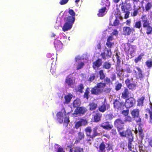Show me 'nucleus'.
<instances>
[{"mask_svg":"<svg viewBox=\"0 0 152 152\" xmlns=\"http://www.w3.org/2000/svg\"><path fill=\"white\" fill-rule=\"evenodd\" d=\"M75 20V18L72 17L68 16L66 18V21L62 28L64 32L70 29Z\"/></svg>","mask_w":152,"mask_h":152,"instance_id":"f257e3e1","label":"nucleus"},{"mask_svg":"<svg viewBox=\"0 0 152 152\" xmlns=\"http://www.w3.org/2000/svg\"><path fill=\"white\" fill-rule=\"evenodd\" d=\"M135 68L137 71L134 70L133 72V73L135 74L136 79H140V80H141L144 77V75L142 74V70L138 67H136Z\"/></svg>","mask_w":152,"mask_h":152,"instance_id":"f03ea898","label":"nucleus"},{"mask_svg":"<svg viewBox=\"0 0 152 152\" xmlns=\"http://www.w3.org/2000/svg\"><path fill=\"white\" fill-rule=\"evenodd\" d=\"M133 78H132L131 80L128 79L125 81L128 87L130 89H134L136 87V84L134 81H133Z\"/></svg>","mask_w":152,"mask_h":152,"instance_id":"7ed1b4c3","label":"nucleus"},{"mask_svg":"<svg viewBox=\"0 0 152 152\" xmlns=\"http://www.w3.org/2000/svg\"><path fill=\"white\" fill-rule=\"evenodd\" d=\"M135 102V100L133 98H130L126 100L124 105L127 108H128L132 107Z\"/></svg>","mask_w":152,"mask_h":152,"instance_id":"20e7f679","label":"nucleus"},{"mask_svg":"<svg viewBox=\"0 0 152 152\" xmlns=\"http://www.w3.org/2000/svg\"><path fill=\"white\" fill-rule=\"evenodd\" d=\"M114 44L113 37L112 36H109L107 38L106 44V46L109 48V50H111L110 49L113 47Z\"/></svg>","mask_w":152,"mask_h":152,"instance_id":"39448f33","label":"nucleus"},{"mask_svg":"<svg viewBox=\"0 0 152 152\" xmlns=\"http://www.w3.org/2000/svg\"><path fill=\"white\" fill-rule=\"evenodd\" d=\"M114 107L115 109L121 110L123 109L124 107V102H120L117 100H115L113 102Z\"/></svg>","mask_w":152,"mask_h":152,"instance_id":"423d86ee","label":"nucleus"},{"mask_svg":"<svg viewBox=\"0 0 152 152\" xmlns=\"http://www.w3.org/2000/svg\"><path fill=\"white\" fill-rule=\"evenodd\" d=\"M100 128L98 126H96L94 127L93 129V134L91 136L90 138L93 139L94 137L100 135Z\"/></svg>","mask_w":152,"mask_h":152,"instance_id":"0eeeda50","label":"nucleus"},{"mask_svg":"<svg viewBox=\"0 0 152 152\" xmlns=\"http://www.w3.org/2000/svg\"><path fill=\"white\" fill-rule=\"evenodd\" d=\"M141 19L143 23V27L145 28L146 27L151 25L149 21L148 20L146 15H142L141 16Z\"/></svg>","mask_w":152,"mask_h":152,"instance_id":"6e6552de","label":"nucleus"},{"mask_svg":"<svg viewBox=\"0 0 152 152\" xmlns=\"http://www.w3.org/2000/svg\"><path fill=\"white\" fill-rule=\"evenodd\" d=\"M86 109L83 107H77L75 110L73 114V115L76 116V115L80 114H83L86 112Z\"/></svg>","mask_w":152,"mask_h":152,"instance_id":"1a4fd4ad","label":"nucleus"},{"mask_svg":"<svg viewBox=\"0 0 152 152\" xmlns=\"http://www.w3.org/2000/svg\"><path fill=\"white\" fill-rule=\"evenodd\" d=\"M101 127L105 130H109L113 127V125L108 122H106L102 123L100 125Z\"/></svg>","mask_w":152,"mask_h":152,"instance_id":"9d476101","label":"nucleus"},{"mask_svg":"<svg viewBox=\"0 0 152 152\" xmlns=\"http://www.w3.org/2000/svg\"><path fill=\"white\" fill-rule=\"evenodd\" d=\"M102 61L101 59L98 58L93 63V67L94 69H98L99 67L102 65Z\"/></svg>","mask_w":152,"mask_h":152,"instance_id":"9b49d317","label":"nucleus"},{"mask_svg":"<svg viewBox=\"0 0 152 152\" xmlns=\"http://www.w3.org/2000/svg\"><path fill=\"white\" fill-rule=\"evenodd\" d=\"M110 105L107 103H104L102 105H99L98 107L99 110L102 113L110 108Z\"/></svg>","mask_w":152,"mask_h":152,"instance_id":"f8f14e48","label":"nucleus"},{"mask_svg":"<svg viewBox=\"0 0 152 152\" xmlns=\"http://www.w3.org/2000/svg\"><path fill=\"white\" fill-rule=\"evenodd\" d=\"M87 124V121L85 119H82L79 121L76 122L75 124V127L78 129L82 125H85Z\"/></svg>","mask_w":152,"mask_h":152,"instance_id":"ddd939ff","label":"nucleus"},{"mask_svg":"<svg viewBox=\"0 0 152 152\" xmlns=\"http://www.w3.org/2000/svg\"><path fill=\"white\" fill-rule=\"evenodd\" d=\"M136 50V47L135 46L130 45L128 50V53L131 55L132 57L134 56V53Z\"/></svg>","mask_w":152,"mask_h":152,"instance_id":"4468645a","label":"nucleus"},{"mask_svg":"<svg viewBox=\"0 0 152 152\" xmlns=\"http://www.w3.org/2000/svg\"><path fill=\"white\" fill-rule=\"evenodd\" d=\"M106 49L107 50H105L104 52L102 53L101 54V56L104 59H106L107 56L110 57L111 55V50H108L106 48Z\"/></svg>","mask_w":152,"mask_h":152,"instance_id":"2eb2a0df","label":"nucleus"},{"mask_svg":"<svg viewBox=\"0 0 152 152\" xmlns=\"http://www.w3.org/2000/svg\"><path fill=\"white\" fill-rule=\"evenodd\" d=\"M131 7V5L129 4L126 3H123L122 4V11L124 12L128 11L130 10Z\"/></svg>","mask_w":152,"mask_h":152,"instance_id":"dca6fc26","label":"nucleus"},{"mask_svg":"<svg viewBox=\"0 0 152 152\" xmlns=\"http://www.w3.org/2000/svg\"><path fill=\"white\" fill-rule=\"evenodd\" d=\"M124 124V121L119 118L116 120L114 122V125L118 128V131H119V129L121 128V125Z\"/></svg>","mask_w":152,"mask_h":152,"instance_id":"f3484780","label":"nucleus"},{"mask_svg":"<svg viewBox=\"0 0 152 152\" xmlns=\"http://www.w3.org/2000/svg\"><path fill=\"white\" fill-rule=\"evenodd\" d=\"M73 96L71 94H69L64 96L65 101L63 102L64 105L68 104L70 102Z\"/></svg>","mask_w":152,"mask_h":152,"instance_id":"a211bd4d","label":"nucleus"},{"mask_svg":"<svg viewBox=\"0 0 152 152\" xmlns=\"http://www.w3.org/2000/svg\"><path fill=\"white\" fill-rule=\"evenodd\" d=\"M133 28L125 26L123 28L124 34L125 35H129L132 31Z\"/></svg>","mask_w":152,"mask_h":152,"instance_id":"6ab92c4d","label":"nucleus"},{"mask_svg":"<svg viewBox=\"0 0 152 152\" xmlns=\"http://www.w3.org/2000/svg\"><path fill=\"white\" fill-rule=\"evenodd\" d=\"M102 91V90L98 88V87L95 86L92 88L91 91V93L92 94L98 95Z\"/></svg>","mask_w":152,"mask_h":152,"instance_id":"aec40b11","label":"nucleus"},{"mask_svg":"<svg viewBox=\"0 0 152 152\" xmlns=\"http://www.w3.org/2000/svg\"><path fill=\"white\" fill-rule=\"evenodd\" d=\"M102 114L100 113H96L93 115V118L94 122H98L100 120Z\"/></svg>","mask_w":152,"mask_h":152,"instance_id":"412c9836","label":"nucleus"},{"mask_svg":"<svg viewBox=\"0 0 152 152\" xmlns=\"http://www.w3.org/2000/svg\"><path fill=\"white\" fill-rule=\"evenodd\" d=\"M106 7H102L101 9L99 10V13L97 15L99 17H103L106 14Z\"/></svg>","mask_w":152,"mask_h":152,"instance_id":"4be33fe9","label":"nucleus"},{"mask_svg":"<svg viewBox=\"0 0 152 152\" xmlns=\"http://www.w3.org/2000/svg\"><path fill=\"white\" fill-rule=\"evenodd\" d=\"M57 120L60 123L63 121V113L61 112H59L56 114Z\"/></svg>","mask_w":152,"mask_h":152,"instance_id":"5701e85b","label":"nucleus"},{"mask_svg":"<svg viewBox=\"0 0 152 152\" xmlns=\"http://www.w3.org/2000/svg\"><path fill=\"white\" fill-rule=\"evenodd\" d=\"M54 45L56 49H57L61 48L62 44L60 41L55 39L54 41Z\"/></svg>","mask_w":152,"mask_h":152,"instance_id":"b1692460","label":"nucleus"},{"mask_svg":"<svg viewBox=\"0 0 152 152\" xmlns=\"http://www.w3.org/2000/svg\"><path fill=\"white\" fill-rule=\"evenodd\" d=\"M145 6L146 11L149 12L152 9V2H147Z\"/></svg>","mask_w":152,"mask_h":152,"instance_id":"393cba45","label":"nucleus"},{"mask_svg":"<svg viewBox=\"0 0 152 152\" xmlns=\"http://www.w3.org/2000/svg\"><path fill=\"white\" fill-rule=\"evenodd\" d=\"M99 152H106L105 148H106L104 143L102 142L100 144L99 147Z\"/></svg>","mask_w":152,"mask_h":152,"instance_id":"a878e982","label":"nucleus"},{"mask_svg":"<svg viewBox=\"0 0 152 152\" xmlns=\"http://www.w3.org/2000/svg\"><path fill=\"white\" fill-rule=\"evenodd\" d=\"M85 130L87 136L90 138L91 136L92 135V134H91L92 132L91 127H87L85 129Z\"/></svg>","mask_w":152,"mask_h":152,"instance_id":"bb28decb","label":"nucleus"},{"mask_svg":"<svg viewBox=\"0 0 152 152\" xmlns=\"http://www.w3.org/2000/svg\"><path fill=\"white\" fill-rule=\"evenodd\" d=\"M65 82L70 87L73 83L74 81L72 78L67 77L66 79Z\"/></svg>","mask_w":152,"mask_h":152,"instance_id":"cd10ccee","label":"nucleus"},{"mask_svg":"<svg viewBox=\"0 0 152 152\" xmlns=\"http://www.w3.org/2000/svg\"><path fill=\"white\" fill-rule=\"evenodd\" d=\"M139 111L138 109L133 110L131 112V114L133 118L136 117L139 115Z\"/></svg>","mask_w":152,"mask_h":152,"instance_id":"c85d7f7f","label":"nucleus"},{"mask_svg":"<svg viewBox=\"0 0 152 152\" xmlns=\"http://www.w3.org/2000/svg\"><path fill=\"white\" fill-rule=\"evenodd\" d=\"M80 102L79 99H76L73 102V105L74 107H78L80 105Z\"/></svg>","mask_w":152,"mask_h":152,"instance_id":"c756f323","label":"nucleus"},{"mask_svg":"<svg viewBox=\"0 0 152 152\" xmlns=\"http://www.w3.org/2000/svg\"><path fill=\"white\" fill-rule=\"evenodd\" d=\"M144 55V54L143 53H141L140 55H139L137 58L135 59L134 61V62L137 63L138 62L141 61Z\"/></svg>","mask_w":152,"mask_h":152,"instance_id":"7c9ffc66","label":"nucleus"},{"mask_svg":"<svg viewBox=\"0 0 152 152\" xmlns=\"http://www.w3.org/2000/svg\"><path fill=\"white\" fill-rule=\"evenodd\" d=\"M129 94L128 90L127 89H125L122 93V97L123 98L125 99L127 98Z\"/></svg>","mask_w":152,"mask_h":152,"instance_id":"2f4dec72","label":"nucleus"},{"mask_svg":"<svg viewBox=\"0 0 152 152\" xmlns=\"http://www.w3.org/2000/svg\"><path fill=\"white\" fill-rule=\"evenodd\" d=\"M96 74H92L89 75L88 76V81L90 82H92L95 79Z\"/></svg>","mask_w":152,"mask_h":152,"instance_id":"473e14b6","label":"nucleus"},{"mask_svg":"<svg viewBox=\"0 0 152 152\" xmlns=\"http://www.w3.org/2000/svg\"><path fill=\"white\" fill-rule=\"evenodd\" d=\"M89 106H90V109L91 110H95L97 107V104L94 102L90 103Z\"/></svg>","mask_w":152,"mask_h":152,"instance_id":"72a5a7b5","label":"nucleus"},{"mask_svg":"<svg viewBox=\"0 0 152 152\" xmlns=\"http://www.w3.org/2000/svg\"><path fill=\"white\" fill-rule=\"evenodd\" d=\"M146 34L148 35L151 34L152 32V26L150 25L146 27Z\"/></svg>","mask_w":152,"mask_h":152,"instance_id":"f704fd0d","label":"nucleus"},{"mask_svg":"<svg viewBox=\"0 0 152 152\" xmlns=\"http://www.w3.org/2000/svg\"><path fill=\"white\" fill-rule=\"evenodd\" d=\"M55 148H57L56 152H65L63 148L61 147L59 145L56 144Z\"/></svg>","mask_w":152,"mask_h":152,"instance_id":"c9c22d12","label":"nucleus"},{"mask_svg":"<svg viewBox=\"0 0 152 152\" xmlns=\"http://www.w3.org/2000/svg\"><path fill=\"white\" fill-rule=\"evenodd\" d=\"M145 64L148 68L152 67V60L150 59L145 62Z\"/></svg>","mask_w":152,"mask_h":152,"instance_id":"e433bc0d","label":"nucleus"},{"mask_svg":"<svg viewBox=\"0 0 152 152\" xmlns=\"http://www.w3.org/2000/svg\"><path fill=\"white\" fill-rule=\"evenodd\" d=\"M141 27V22L140 21H136L134 26V28L140 29Z\"/></svg>","mask_w":152,"mask_h":152,"instance_id":"4c0bfd02","label":"nucleus"},{"mask_svg":"<svg viewBox=\"0 0 152 152\" xmlns=\"http://www.w3.org/2000/svg\"><path fill=\"white\" fill-rule=\"evenodd\" d=\"M99 75L100 78L101 79L103 80L104 78L105 75L103 70H100L99 71Z\"/></svg>","mask_w":152,"mask_h":152,"instance_id":"58836bf2","label":"nucleus"},{"mask_svg":"<svg viewBox=\"0 0 152 152\" xmlns=\"http://www.w3.org/2000/svg\"><path fill=\"white\" fill-rule=\"evenodd\" d=\"M84 65V63L83 62H79L77 66V69L78 70L82 68Z\"/></svg>","mask_w":152,"mask_h":152,"instance_id":"ea45409f","label":"nucleus"},{"mask_svg":"<svg viewBox=\"0 0 152 152\" xmlns=\"http://www.w3.org/2000/svg\"><path fill=\"white\" fill-rule=\"evenodd\" d=\"M103 66L104 68L108 69L110 67L111 64L109 62H106L104 63Z\"/></svg>","mask_w":152,"mask_h":152,"instance_id":"a19ab883","label":"nucleus"},{"mask_svg":"<svg viewBox=\"0 0 152 152\" xmlns=\"http://www.w3.org/2000/svg\"><path fill=\"white\" fill-rule=\"evenodd\" d=\"M125 132L126 134V137H132V133L130 130L127 129Z\"/></svg>","mask_w":152,"mask_h":152,"instance_id":"79ce46f5","label":"nucleus"},{"mask_svg":"<svg viewBox=\"0 0 152 152\" xmlns=\"http://www.w3.org/2000/svg\"><path fill=\"white\" fill-rule=\"evenodd\" d=\"M105 86V83H100L97 84L96 86L98 87V88L102 89V88H104Z\"/></svg>","mask_w":152,"mask_h":152,"instance_id":"37998d69","label":"nucleus"},{"mask_svg":"<svg viewBox=\"0 0 152 152\" xmlns=\"http://www.w3.org/2000/svg\"><path fill=\"white\" fill-rule=\"evenodd\" d=\"M89 93V88H87L84 95V97L86 98L87 99H88V94Z\"/></svg>","mask_w":152,"mask_h":152,"instance_id":"c03bdc74","label":"nucleus"},{"mask_svg":"<svg viewBox=\"0 0 152 152\" xmlns=\"http://www.w3.org/2000/svg\"><path fill=\"white\" fill-rule=\"evenodd\" d=\"M68 12L72 16H68L72 17L75 19V13L73 10L69 9Z\"/></svg>","mask_w":152,"mask_h":152,"instance_id":"a18cd8bd","label":"nucleus"},{"mask_svg":"<svg viewBox=\"0 0 152 152\" xmlns=\"http://www.w3.org/2000/svg\"><path fill=\"white\" fill-rule=\"evenodd\" d=\"M144 98L143 97H142L140 99H138V105L139 106H142L143 105V100Z\"/></svg>","mask_w":152,"mask_h":152,"instance_id":"49530a36","label":"nucleus"},{"mask_svg":"<svg viewBox=\"0 0 152 152\" xmlns=\"http://www.w3.org/2000/svg\"><path fill=\"white\" fill-rule=\"evenodd\" d=\"M74 152H83V149L79 147H76L73 150Z\"/></svg>","mask_w":152,"mask_h":152,"instance_id":"de8ad7c7","label":"nucleus"},{"mask_svg":"<svg viewBox=\"0 0 152 152\" xmlns=\"http://www.w3.org/2000/svg\"><path fill=\"white\" fill-rule=\"evenodd\" d=\"M132 118L131 117L129 116H125V118H124V122H130L131 121Z\"/></svg>","mask_w":152,"mask_h":152,"instance_id":"09e8293b","label":"nucleus"},{"mask_svg":"<svg viewBox=\"0 0 152 152\" xmlns=\"http://www.w3.org/2000/svg\"><path fill=\"white\" fill-rule=\"evenodd\" d=\"M101 4L102 5H105L106 6L109 5V2L108 0H102Z\"/></svg>","mask_w":152,"mask_h":152,"instance_id":"8fccbe9b","label":"nucleus"},{"mask_svg":"<svg viewBox=\"0 0 152 152\" xmlns=\"http://www.w3.org/2000/svg\"><path fill=\"white\" fill-rule=\"evenodd\" d=\"M106 149L107 152H113L112 146L109 144H108L107 146L106 147Z\"/></svg>","mask_w":152,"mask_h":152,"instance_id":"3c124183","label":"nucleus"},{"mask_svg":"<svg viewBox=\"0 0 152 152\" xmlns=\"http://www.w3.org/2000/svg\"><path fill=\"white\" fill-rule=\"evenodd\" d=\"M119 19H120L119 18H116L114 21L113 23V26H118L119 25Z\"/></svg>","mask_w":152,"mask_h":152,"instance_id":"603ef678","label":"nucleus"},{"mask_svg":"<svg viewBox=\"0 0 152 152\" xmlns=\"http://www.w3.org/2000/svg\"><path fill=\"white\" fill-rule=\"evenodd\" d=\"M84 135L83 133L81 132H80L78 133V138L80 140L84 138Z\"/></svg>","mask_w":152,"mask_h":152,"instance_id":"864d4df0","label":"nucleus"},{"mask_svg":"<svg viewBox=\"0 0 152 152\" xmlns=\"http://www.w3.org/2000/svg\"><path fill=\"white\" fill-rule=\"evenodd\" d=\"M122 86V85L121 83H118L116 85L115 89L117 91H118L121 89Z\"/></svg>","mask_w":152,"mask_h":152,"instance_id":"5fc2aeb1","label":"nucleus"},{"mask_svg":"<svg viewBox=\"0 0 152 152\" xmlns=\"http://www.w3.org/2000/svg\"><path fill=\"white\" fill-rule=\"evenodd\" d=\"M138 13V9H135L133 12L131 13V15L133 17H135L137 16Z\"/></svg>","mask_w":152,"mask_h":152,"instance_id":"6e6d98bb","label":"nucleus"},{"mask_svg":"<svg viewBox=\"0 0 152 152\" xmlns=\"http://www.w3.org/2000/svg\"><path fill=\"white\" fill-rule=\"evenodd\" d=\"M69 122V117L68 115H66V116H65V117L64 118V122L65 123H66L67 124Z\"/></svg>","mask_w":152,"mask_h":152,"instance_id":"4d7b16f0","label":"nucleus"},{"mask_svg":"<svg viewBox=\"0 0 152 152\" xmlns=\"http://www.w3.org/2000/svg\"><path fill=\"white\" fill-rule=\"evenodd\" d=\"M84 88L82 84H80L79 86L78 87V91L80 93L83 92V90Z\"/></svg>","mask_w":152,"mask_h":152,"instance_id":"13d9d810","label":"nucleus"},{"mask_svg":"<svg viewBox=\"0 0 152 152\" xmlns=\"http://www.w3.org/2000/svg\"><path fill=\"white\" fill-rule=\"evenodd\" d=\"M69 0H61L59 2V4L61 5L65 4L67 3Z\"/></svg>","mask_w":152,"mask_h":152,"instance_id":"bf43d9fd","label":"nucleus"},{"mask_svg":"<svg viewBox=\"0 0 152 152\" xmlns=\"http://www.w3.org/2000/svg\"><path fill=\"white\" fill-rule=\"evenodd\" d=\"M118 31L116 29H114L113 30V31L112 33L111 34L113 35H115L116 36H117L118 35Z\"/></svg>","mask_w":152,"mask_h":152,"instance_id":"052dcab7","label":"nucleus"},{"mask_svg":"<svg viewBox=\"0 0 152 152\" xmlns=\"http://www.w3.org/2000/svg\"><path fill=\"white\" fill-rule=\"evenodd\" d=\"M104 82L107 84H110L111 83V80L109 78L107 77H106V78L104 79Z\"/></svg>","mask_w":152,"mask_h":152,"instance_id":"680f3d73","label":"nucleus"},{"mask_svg":"<svg viewBox=\"0 0 152 152\" xmlns=\"http://www.w3.org/2000/svg\"><path fill=\"white\" fill-rule=\"evenodd\" d=\"M129 110H124L122 112V113L125 116H127L129 113Z\"/></svg>","mask_w":152,"mask_h":152,"instance_id":"e2e57ef3","label":"nucleus"},{"mask_svg":"<svg viewBox=\"0 0 152 152\" xmlns=\"http://www.w3.org/2000/svg\"><path fill=\"white\" fill-rule=\"evenodd\" d=\"M134 118L137 123L140 122L141 121V119L138 116Z\"/></svg>","mask_w":152,"mask_h":152,"instance_id":"0e129e2a","label":"nucleus"},{"mask_svg":"<svg viewBox=\"0 0 152 152\" xmlns=\"http://www.w3.org/2000/svg\"><path fill=\"white\" fill-rule=\"evenodd\" d=\"M128 148L129 150L130 151H132V143L130 142H128Z\"/></svg>","mask_w":152,"mask_h":152,"instance_id":"69168bd1","label":"nucleus"},{"mask_svg":"<svg viewBox=\"0 0 152 152\" xmlns=\"http://www.w3.org/2000/svg\"><path fill=\"white\" fill-rule=\"evenodd\" d=\"M131 23V20L130 19H128L126 20V22L125 23L126 25L130 26Z\"/></svg>","mask_w":152,"mask_h":152,"instance_id":"338daca9","label":"nucleus"},{"mask_svg":"<svg viewBox=\"0 0 152 152\" xmlns=\"http://www.w3.org/2000/svg\"><path fill=\"white\" fill-rule=\"evenodd\" d=\"M125 71L127 73H131L132 72V70L130 69V68L129 67H127L125 70Z\"/></svg>","mask_w":152,"mask_h":152,"instance_id":"774afa93","label":"nucleus"}]
</instances>
